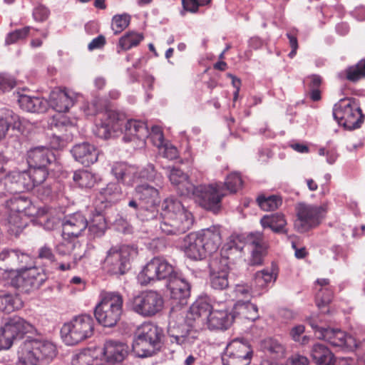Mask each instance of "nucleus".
I'll return each mask as SVG.
<instances>
[{
  "mask_svg": "<svg viewBox=\"0 0 365 365\" xmlns=\"http://www.w3.org/2000/svg\"><path fill=\"white\" fill-rule=\"evenodd\" d=\"M245 242L240 235H231L227 242L223 245L221 251L222 264V269L214 268L210 273V284L215 289H224L229 285V259L232 256L241 255Z\"/></svg>",
  "mask_w": 365,
  "mask_h": 365,
  "instance_id": "obj_6",
  "label": "nucleus"
},
{
  "mask_svg": "<svg viewBox=\"0 0 365 365\" xmlns=\"http://www.w3.org/2000/svg\"><path fill=\"white\" fill-rule=\"evenodd\" d=\"M9 231L18 235L28 224V217L39 215V209L24 196H15L6 202Z\"/></svg>",
  "mask_w": 365,
  "mask_h": 365,
  "instance_id": "obj_5",
  "label": "nucleus"
},
{
  "mask_svg": "<svg viewBox=\"0 0 365 365\" xmlns=\"http://www.w3.org/2000/svg\"><path fill=\"white\" fill-rule=\"evenodd\" d=\"M332 290L329 287L319 289L316 295V300L317 306L321 308L328 304L332 299Z\"/></svg>",
  "mask_w": 365,
  "mask_h": 365,
  "instance_id": "obj_57",
  "label": "nucleus"
},
{
  "mask_svg": "<svg viewBox=\"0 0 365 365\" xmlns=\"http://www.w3.org/2000/svg\"><path fill=\"white\" fill-rule=\"evenodd\" d=\"M31 30L38 31L37 29H35L31 26H25L21 29H17L8 34L5 39L6 44H13L17 42L19 40L25 38L29 34Z\"/></svg>",
  "mask_w": 365,
  "mask_h": 365,
  "instance_id": "obj_53",
  "label": "nucleus"
},
{
  "mask_svg": "<svg viewBox=\"0 0 365 365\" xmlns=\"http://www.w3.org/2000/svg\"><path fill=\"white\" fill-rule=\"evenodd\" d=\"M75 93L66 89L56 88L49 95L48 105L58 114L68 111L74 104Z\"/></svg>",
  "mask_w": 365,
  "mask_h": 365,
  "instance_id": "obj_27",
  "label": "nucleus"
},
{
  "mask_svg": "<svg viewBox=\"0 0 365 365\" xmlns=\"http://www.w3.org/2000/svg\"><path fill=\"white\" fill-rule=\"evenodd\" d=\"M159 153L168 160H175L178 157V151L176 147L168 143H164L163 145L158 148Z\"/></svg>",
  "mask_w": 365,
  "mask_h": 365,
  "instance_id": "obj_59",
  "label": "nucleus"
},
{
  "mask_svg": "<svg viewBox=\"0 0 365 365\" xmlns=\"http://www.w3.org/2000/svg\"><path fill=\"white\" fill-rule=\"evenodd\" d=\"M56 160L53 153L46 146H36L27 151L26 160L32 170H41L45 173V180L48 176L47 166Z\"/></svg>",
  "mask_w": 365,
  "mask_h": 365,
  "instance_id": "obj_23",
  "label": "nucleus"
},
{
  "mask_svg": "<svg viewBox=\"0 0 365 365\" xmlns=\"http://www.w3.org/2000/svg\"><path fill=\"white\" fill-rule=\"evenodd\" d=\"M111 173L118 181L126 185L137 182L138 168L134 165L117 162L112 165Z\"/></svg>",
  "mask_w": 365,
  "mask_h": 365,
  "instance_id": "obj_34",
  "label": "nucleus"
},
{
  "mask_svg": "<svg viewBox=\"0 0 365 365\" xmlns=\"http://www.w3.org/2000/svg\"><path fill=\"white\" fill-rule=\"evenodd\" d=\"M325 205H312L299 202L296 205L297 218L294 221V228L301 233L317 227L327 213Z\"/></svg>",
  "mask_w": 365,
  "mask_h": 365,
  "instance_id": "obj_12",
  "label": "nucleus"
},
{
  "mask_svg": "<svg viewBox=\"0 0 365 365\" xmlns=\"http://www.w3.org/2000/svg\"><path fill=\"white\" fill-rule=\"evenodd\" d=\"M13 342V338L6 334L2 327L0 330V351L9 349L12 346Z\"/></svg>",
  "mask_w": 365,
  "mask_h": 365,
  "instance_id": "obj_64",
  "label": "nucleus"
},
{
  "mask_svg": "<svg viewBox=\"0 0 365 365\" xmlns=\"http://www.w3.org/2000/svg\"><path fill=\"white\" fill-rule=\"evenodd\" d=\"M148 138V128L145 122L130 119L124 124V142L138 140L136 145L143 147Z\"/></svg>",
  "mask_w": 365,
  "mask_h": 365,
  "instance_id": "obj_25",
  "label": "nucleus"
},
{
  "mask_svg": "<svg viewBox=\"0 0 365 365\" xmlns=\"http://www.w3.org/2000/svg\"><path fill=\"white\" fill-rule=\"evenodd\" d=\"M56 355V346L50 341L27 339L19 346L16 365H45Z\"/></svg>",
  "mask_w": 365,
  "mask_h": 365,
  "instance_id": "obj_3",
  "label": "nucleus"
},
{
  "mask_svg": "<svg viewBox=\"0 0 365 365\" xmlns=\"http://www.w3.org/2000/svg\"><path fill=\"white\" fill-rule=\"evenodd\" d=\"M213 308L206 298L197 299L187 314L182 309L173 308L168 326L170 342L190 347L197 338V329L202 328Z\"/></svg>",
  "mask_w": 365,
  "mask_h": 365,
  "instance_id": "obj_1",
  "label": "nucleus"
},
{
  "mask_svg": "<svg viewBox=\"0 0 365 365\" xmlns=\"http://www.w3.org/2000/svg\"><path fill=\"white\" fill-rule=\"evenodd\" d=\"M80 248V245L76 239L68 237H62V240L56 245V253L60 256L71 257L74 263L81 258V255L76 252V250Z\"/></svg>",
  "mask_w": 365,
  "mask_h": 365,
  "instance_id": "obj_39",
  "label": "nucleus"
},
{
  "mask_svg": "<svg viewBox=\"0 0 365 365\" xmlns=\"http://www.w3.org/2000/svg\"><path fill=\"white\" fill-rule=\"evenodd\" d=\"M252 356L250 344L238 339L231 341L222 354L223 365H249Z\"/></svg>",
  "mask_w": 365,
  "mask_h": 365,
  "instance_id": "obj_19",
  "label": "nucleus"
},
{
  "mask_svg": "<svg viewBox=\"0 0 365 365\" xmlns=\"http://www.w3.org/2000/svg\"><path fill=\"white\" fill-rule=\"evenodd\" d=\"M135 197L140 201L138 217L141 220H154L158 215L160 203L159 191L148 184L138 185L135 189Z\"/></svg>",
  "mask_w": 365,
  "mask_h": 365,
  "instance_id": "obj_14",
  "label": "nucleus"
},
{
  "mask_svg": "<svg viewBox=\"0 0 365 365\" xmlns=\"http://www.w3.org/2000/svg\"><path fill=\"white\" fill-rule=\"evenodd\" d=\"M277 276V272L275 268L264 269L260 272H257L252 286L254 289V293L257 296L261 295L263 292H266L267 287L270 283L275 282Z\"/></svg>",
  "mask_w": 365,
  "mask_h": 365,
  "instance_id": "obj_38",
  "label": "nucleus"
},
{
  "mask_svg": "<svg viewBox=\"0 0 365 365\" xmlns=\"http://www.w3.org/2000/svg\"><path fill=\"white\" fill-rule=\"evenodd\" d=\"M235 320L226 303L215 304L211 313L201 329H207L210 331L227 330Z\"/></svg>",
  "mask_w": 365,
  "mask_h": 365,
  "instance_id": "obj_22",
  "label": "nucleus"
},
{
  "mask_svg": "<svg viewBox=\"0 0 365 365\" xmlns=\"http://www.w3.org/2000/svg\"><path fill=\"white\" fill-rule=\"evenodd\" d=\"M197 233L203 244L206 256L215 253L218 250L222 240L219 228L212 227Z\"/></svg>",
  "mask_w": 365,
  "mask_h": 365,
  "instance_id": "obj_35",
  "label": "nucleus"
},
{
  "mask_svg": "<svg viewBox=\"0 0 365 365\" xmlns=\"http://www.w3.org/2000/svg\"><path fill=\"white\" fill-rule=\"evenodd\" d=\"M130 16L127 14L115 15L112 19V29L115 34L123 31L130 24Z\"/></svg>",
  "mask_w": 365,
  "mask_h": 365,
  "instance_id": "obj_55",
  "label": "nucleus"
},
{
  "mask_svg": "<svg viewBox=\"0 0 365 365\" xmlns=\"http://www.w3.org/2000/svg\"><path fill=\"white\" fill-rule=\"evenodd\" d=\"M242 185V180L238 173H232L227 175L224 187L225 191L227 190L230 192H236Z\"/></svg>",
  "mask_w": 365,
  "mask_h": 365,
  "instance_id": "obj_54",
  "label": "nucleus"
},
{
  "mask_svg": "<svg viewBox=\"0 0 365 365\" xmlns=\"http://www.w3.org/2000/svg\"><path fill=\"white\" fill-rule=\"evenodd\" d=\"M140 179L155 182L158 185L161 183L163 177L155 171L153 164H148L140 172L138 170L137 182Z\"/></svg>",
  "mask_w": 365,
  "mask_h": 365,
  "instance_id": "obj_51",
  "label": "nucleus"
},
{
  "mask_svg": "<svg viewBox=\"0 0 365 365\" xmlns=\"http://www.w3.org/2000/svg\"><path fill=\"white\" fill-rule=\"evenodd\" d=\"M73 180L81 188H91L97 182L98 177L88 170H79L74 172Z\"/></svg>",
  "mask_w": 365,
  "mask_h": 365,
  "instance_id": "obj_43",
  "label": "nucleus"
},
{
  "mask_svg": "<svg viewBox=\"0 0 365 365\" xmlns=\"http://www.w3.org/2000/svg\"><path fill=\"white\" fill-rule=\"evenodd\" d=\"M45 182V173L41 170H13L5 177L4 185L11 192L30 191L40 187Z\"/></svg>",
  "mask_w": 365,
  "mask_h": 365,
  "instance_id": "obj_10",
  "label": "nucleus"
},
{
  "mask_svg": "<svg viewBox=\"0 0 365 365\" xmlns=\"http://www.w3.org/2000/svg\"><path fill=\"white\" fill-rule=\"evenodd\" d=\"M162 213L159 229L167 235H178L187 232L192 225V213L175 197L165 199L161 206Z\"/></svg>",
  "mask_w": 365,
  "mask_h": 365,
  "instance_id": "obj_2",
  "label": "nucleus"
},
{
  "mask_svg": "<svg viewBox=\"0 0 365 365\" xmlns=\"http://www.w3.org/2000/svg\"><path fill=\"white\" fill-rule=\"evenodd\" d=\"M38 259L42 260L45 264H53L56 262V257L51 247L44 245L38 250Z\"/></svg>",
  "mask_w": 365,
  "mask_h": 365,
  "instance_id": "obj_56",
  "label": "nucleus"
},
{
  "mask_svg": "<svg viewBox=\"0 0 365 365\" xmlns=\"http://www.w3.org/2000/svg\"><path fill=\"white\" fill-rule=\"evenodd\" d=\"M164 300L162 295L155 291H144L132 297L128 302V308L143 317H152L163 308Z\"/></svg>",
  "mask_w": 365,
  "mask_h": 365,
  "instance_id": "obj_11",
  "label": "nucleus"
},
{
  "mask_svg": "<svg viewBox=\"0 0 365 365\" xmlns=\"http://www.w3.org/2000/svg\"><path fill=\"white\" fill-rule=\"evenodd\" d=\"M143 39L142 34L131 31L125 34L119 40V46L123 50L137 46Z\"/></svg>",
  "mask_w": 365,
  "mask_h": 365,
  "instance_id": "obj_49",
  "label": "nucleus"
},
{
  "mask_svg": "<svg viewBox=\"0 0 365 365\" xmlns=\"http://www.w3.org/2000/svg\"><path fill=\"white\" fill-rule=\"evenodd\" d=\"M129 346L117 340H107L103 347L100 350L102 354V360L109 364H115L122 362L129 353Z\"/></svg>",
  "mask_w": 365,
  "mask_h": 365,
  "instance_id": "obj_24",
  "label": "nucleus"
},
{
  "mask_svg": "<svg viewBox=\"0 0 365 365\" xmlns=\"http://www.w3.org/2000/svg\"><path fill=\"white\" fill-rule=\"evenodd\" d=\"M3 329L14 340L16 337L22 334L32 333L35 329L31 323L18 316L9 319L3 326Z\"/></svg>",
  "mask_w": 365,
  "mask_h": 365,
  "instance_id": "obj_36",
  "label": "nucleus"
},
{
  "mask_svg": "<svg viewBox=\"0 0 365 365\" xmlns=\"http://www.w3.org/2000/svg\"><path fill=\"white\" fill-rule=\"evenodd\" d=\"M311 356L317 365H333L335 360L330 350L322 344H316L311 351Z\"/></svg>",
  "mask_w": 365,
  "mask_h": 365,
  "instance_id": "obj_40",
  "label": "nucleus"
},
{
  "mask_svg": "<svg viewBox=\"0 0 365 365\" xmlns=\"http://www.w3.org/2000/svg\"><path fill=\"white\" fill-rule=\"evenodd\" d=\"M175 272L167 260L161 257H154L138 273L137 280L141 285L163 279L168 281Z\"/></svg>",
  "mask_w": 365,
  "mask_h": 365,
  "instance_id": "obj_15",
  "label": "nucleus"
},
{
  "mask_svg": "<svg viewBox=\"0 0 365 365\" xmlns=\"http://www.w3.org/2000/svg\"><path fill=\"white\" fill-rule=\"evenodd\" d=\"M123 120L115 111L106 110L99 114L93 133L102 139L114 138L123 133Z\"/></svg>",
  "mask_w": 365,
  "mask_h": 365,
  "instance_id": "obj_20",
  "label": "nucleus"
},
{
  "mask_svg": "<svg viewBox=\"0 0 365 365\" xmlns=\"http://www.w3.org/2000/svg\"><path fill=\"white\" fill-rule=\"evenodd\" d=\"M88 227L86 218L81 212L66 215L62 221V237L77 238Z\"/></svg>",
  "mask_w": 365,
  "mask_h": 365,
  "instance_id": "obj_26",
  "label": "nucleus"
},
{
  "mask_svg": "<svg viewBox=\"0 0 365 365\" xmlns=\"http://www.w3.org/2000/svg\"><path fill=\"white\" fill-rule=\"evenodd\" d=\"M258 205L264 211H271L282 205V198L277 195L259 196L257 199Z\"/></svg>",
  "mask_w": 365,
  "mask_h": 365,
  "instance_id": "obj_50",
  "label": "nucleus"
},
{
  "mask_svg": "<svg viewBox=\"0 0 365 365\" xmlns=\"http://www.w3.org/2000/svg\"><path fill=\"white\" fill-rule=\"evenodd\" d=\"M264 228H269L274 232H284L287 221L282 213H274L264 215L260 220Z\"/></svg>",
  "mask_w": 365,
  "mask_h": 365,
  "instance_id": "obj_41",
  "label": "nucleus"
},
{
  "mask_svg": "<svg viewBox=\"0 0 365 365\" xmlns=\"http://www.w3.org/2000/svg\"><path fill=\"white\" fill-rule=\"evenodd\" d=\"M182 248L185 255L193 260H201L206 257L203 244L197 232H191L183 240Z\"/></svg>",
  "mask_w": 365,
  "mask_h": 365,
  "instance_id": "obj_31",
  "label": "nucleus"
},
{
  "mask_svg": "<svg viewBox=\"0 0 365 365\" xmlns=\"http://www.w3.org/2000/svg\"><path fill=\"white\" fill-rule=\"evenodd\" d=\"M71 152L75 160L85 166L95 163L99 155L98 148L88 142L75 145Z\"/></svg>",
  "mask_w": 365,
  "mask_h": 365,
  "instance_id": "obj_28",
  "label": "nucleus"
},
{
  "mask_svg": "<svg viewBox=\"0 0 365 365\" xmlns=\"http://www.w3.org/2000/svg\"><path fill=\"white\" fill-rule=\"evenodd\" d=\"M232 294L237 302L238 300H243L244 299H249L250 297L257 296L256 293H254L252 286H249L247 284H236Z\"/></svg>",
  "mask_w": 365,
  "mask_h": 365,
  "instance_id": "obj_52",
  "label": "nucleus"
},
{
  "mask_svg": "<svg viewBox=\"0 0 365 365\" xmlns=\"http://www.w3.org/2000/svg\"><path fill=\"white\" fill-rule=\"evenodd\" d=\"M123 196L121 187L118 182H110L99 192V199L114 202L120 200Z\"/></svg>",
  "mask_w": 365,
  "mask_h": 365,
  "instance_id": "obj_42",
  "label": "nucleus"
},
{
  "mask_svg": "<svg viewBox=\"0 0 365 365\" xmlns=\"http://www.w3.org/2000/svg\"><path fill=\"white\" fill-rule=\"evenodd\" d=\"M32 14L35 21L43 22L48 19L50 11L45 6L39 4L34 9Z\"/></svg>",
  "mask_w": 365,
  "mask_h": 365,
  "instance_id": "obj_60",
  "label": "nucleus"
},
{
  "mask_svg": "<svg viewBox=\"0 0 365 365\" xmlns=\"http://www.w3.org/2000/svg\"><path fill=\"white\" fill-rule=\"evenodd\" d=\"M94 324V320L89 314L76 316L63 324L61 338L67 345H76L93 335Z\"/></svg>",
  "mask_w": 365,
  "mask_h": 365,
  "instance_id": "obj_8",
  "label": "nucleus"
},
{
  "mask_svg": "<svg viewBox=\"0 0 365 365\" xmlns=\"http://www.w3.org/2000/svg\"><path fill=\"white\" fill-rule=\"evenodd\" d=\"M138 254L134 246L113 247L107 252L105 267L113 274H123L129 268L130 259Z\"/></svg>",
  "mask_w": 365,
  "mask_h": 365,
  "instance_id": "obj_16",
  "label": "nucleus"
},
{
  "mask_svg": "<svg viewBox=\"0 0 365 365\" xmlns=\"http://www.w3.org/2000/svg\"><path fill=\"white\" fill-rule=\"evenodd\" d=\"M262 347L267 357L279 359L284 356V346L276 339H268L262 342Z\"/></svg>",
  "mask_w": 365,
  "mask_h": 365,
  "instance_id": "obj_45",
  "label": "nucleus"
},
{
  "mask_svg": "<svg viewBox=\"0 0 365 365\" xmlns=\"http://www.w3.org/2000/svg\"><path fill=\"white\" fill-rule=\"evenodd\" d=\"M333 116L339 125L348 130L360 127L364 120L357 101L352 98L340 99L333 107Z\"/></svg>",
  "mask_w": 365,
  "mask_h": 365,
  "instance_id": "obj_9",
  "label": "nucleus"
},
{
  "mask_svg": "<svg viewBox=\"0 0 365 365\" xmlns=\"http://www.w3.org/2000/svg\"><path fill=\"white\" fill-rule=\"evenodd\" d=\"M168 177L177 191L184 196L189 197L193 190V184L190 181L188 175L177 168H168Z\"/></svg>",
  "mask_w": 365,
  "mask_h": 365,
  "instance_id": "obj_30",
  "label": "nucleus"
},
{
  "mask_svg": "<svg viewBox=\"0 0 365 365\" xmlns=\"http://www.w3.org/2000/svg\"><path fill=\"white\" fill-rule=\"evenodd\" d=\"M226 195L225 189L222 182L194 186L190 196L203 208L215 213L221 208V202Z\"/></svg>",
  "mask_w": 365,
  "mask_h": 365,
  "instance_id": "obj_13",
  "label": "nucleus"
},
{
  "mask_svg": "<svg viewBox=\"0 0 365 365\" xmlns=\"http://www.w3.org/2000/svg\"><path fill=\"white\" fill-rule=\"evenodd\" d=\"M32 264L31 255L19 249L4 250L0 252V271H16L19 274L24 267Z\"/></svg>",
  "mask_w": 365,
  "mask_h": 365,
  "instance_id": "obj_21",
  "label": "nucleus"
},
{
  "mask_svg": "<svg viewBox=\"0 0 365 365\" xmlns=\"http://www.w3.org/2000/svg\"><path fill=\"white\" fill-rule=\"evenodd\" d=\"M170 297L183 304V301L190 297V286L180 273L177 271L168 281Z\"/></svg>",
  "mask_w": 365,
  "mask_h": 365,
  "instance_id": "obj_29",
  "label": "nucleus"
},
{
  "mask_svg": "<svg viewBox=\"0 0 365 365\" xmlns=\"http://www.w3.org/2000/svg\"><path fill=\"white\" fill-rule=\"evenodd\" d=\"M304 327L302 324L294 327L290 331V335L292 339L295 341H301L302 344H305L308 341V337L304 336L302 337V334L304 332Z\"/></svg>",
  "mask_w": 365,
  "mask_h": 365,
  "instance_id": "obj_62",
  "label": "nucleus"
},
{
  "mask_svg": "<svg viewBox=\"0 0 365 365\" xmlns=\"http://www.w3.org/2000/svg\"><path fill=\"white\" fill-rule=\"evenodd\" d=\"M15 86L14 79L9 75L0 73V93L11 90Z\"/></svg>",
  "mask_w": 365,
  "mask_h": 365,
  "instance_id": "obj_61",
  "label": "nucleus"
},
{
  "mask_svg": "<svg viewBox=\"0 0 365 365\" xmlns=\"http://www.w3.org/2000/svg\"><path fill=\"white\" fill-rule=\"evenodd\" d=\"M88 227L90 236L93 238L100 237L104 235L106 230V222L101 212H97L93 215Z\"/></svg>",
  "mask_w": 365,
  "mask_h": 365,
  "instance_id": "obj_46",
  "label": "nucleus"
},
{
  "mask_svg": "<svg viewBox=\"0 0 365 365\" xmlns=\"http://www.w3.org/2000/svg\"><path fill=\"white\" fill-rule=\"evenodd\" d=\"M309 323L314 330L317 338L324 340L334 346L346 347L350 350L359 347L356 340L353 336L347 335L339 329L321 327L313 320H310Z\"/></svg>",
  "mask_w": 365,
  "mask_h": 365,
  "instance_id": "obj_18",
  "label": "nucleus"
},
{
  "mask_svg": "<svg viewBox=\"0 0 365 365\" xmlns=\"http://www.w3.org/2000/svg\"><path fill=\"white\" fill-rule=\"evenodd\" d=\"M232 314L235 319L254 322L259 318L258 308L250 301L238 300L233 307Z\"/></svg>",
  "mask_w": 365,
  "mask_h": 365,
  "instance_id": "obj_37",
  "label": "nucleus"
},
{
  "mask_svg": "<svg viewBox=\"0 0 365 365\" xmlns=\"http://www.w3.org/2000/svg\"><path fill=\"white\" fill-rule=\"evenodd\" d=\"M21 307L22 302L17 296L0 292V311L10 313Z\"/></svg>",
  "mask_w": 365,
  "mask_h": 365,
  "instance_id": "obj_48",
  "label": "nucleus"
},
{
  "mask_svg": "<svg viewBox=\"0 0 365 365\" xmlns=\"http://www.w3.org/2000/svg\"><path fill=\"white\" fill-rule=\"evenodd\" d=\"M163 330L151 322L140 325L135 334L133 352L135 356L146 358L153 356L162 345Z\"/></svg>",
  "mask_w": 365,
  "mask_h": 365,
  "instance_id": "obj_4",
  "label": "nucleus"
},
{
  "mask_svg": "<svg viewBox=\"0 0 365 365\" xmlns=\"http://www.w3.org/2000/svg\"><path fill=\"white\" fill-rule=\"evenodd\" d=\"M100 298L95 309L96 319L103 326L112 327L117 324L122 314L123 297L117 292H103Z\"/></svg>",
  "mask_w": 365,
  "mask_h": 365,
  "instance_id": "obj_7",
  "label": "nucleus"
},
{
  "mask_svg": "<svg viewBox=\"0 0 365 365\" xmlns=\"http://www.w3.org/2000/svg\"><path fill=\"white\" fill-rule=\"evenodd\" d=\"M14 95L19 107L23 110L29 113H42L47 109L48 102L43 98L29 96L23 92H16Z\"/></svg>",
  "mask_w": 365,
  "mask_h": 365,
  "instance_id": "obj_32",
  "label": "nucleus"
},
{
  "mask_svg": "<svg viewBox=\"0 0 365 365\" xmlns=\"http://www.w3.org/2000/svg\"><path fill=\"white\" fill-rule=\"evenodd\" d=\"M46 279L44 270L31 265L24 267L18 274V280H21L24 286L30 287L32 289L39 288Z\"/></svg>",
  "mask_w": 365,
  "mask_h": 365,
  "instance_id": "obj_33",
  "label": "nucleus"
},
{
  "mask_svg": "<svg viewBox=\"0 0 365 365\" xmlns=\"http://www.w3.org/2000/svg\"><path fill=\"white\" fill-rule=\"evenodd\" d=\"M148 137L153 144L157 148L160 145H163V143H165L162 128L158 125L152 126L151 130L150 132L148 131Z\"/></svg>",
  "mask_w": 365,
  "mask_h": 365,
  "instance_id": "obj_58",
  "label": "nucleus"
},
{
  "mask_svg": "<svg viewBox=\"0 0 365 365\" xmlns=\"http://www.w3.org/2000/svg\"><path fill=\"white\" fill-rule=\"evenodd\" d=\"M76 124L75 119H70L64 114L53 115L51 123V128L53 131L50 136V145L53 149L63 148L66 143L71 140V129Z\"/></svg>",
  "mask_w": 365,
  "mask_h": 365,
  "instance_id": "obj_17",
  "label": "nucleus"
},
{
  "mask_svg": "<svg viewBox=\"0 0 365 365\" xmlns=\"http://www.w3.org/2000/svg\"><path fill=\"white\" fill-rule=\"evenodd\" d=\"M339 76L352 82L365 78V59L360 61L354 66L348 67L339 73Z\"/></svg>",
  "mask_w": 365,
  "mask_h": 365,
  "instance_id": "obj_47",
  "label": "nucleus"
},
{
  "mask_svg": "<svg viewBox=\"0 0 365 365\" xmlns=\"http://www.w3.org/2000/svg\"><path fill=\"white\" fill-rule=\"evenodd\" d=\"M248 243L252 246V248H257V247H265L263 240V235L260 232H252L247 236Z\"/></svg>",
  "mask_w": 365,
  "mask_h": 365,
  "instance_id": "obj_63",
  "label": "nucleus"
},
{
  "mask_svg": "<svg viewBox=\"0 0 365 365\" xmlns=\"http://www.w3.org/2000/svg\"><path fill=\"white\" fill-rule=\"evenodd\" d=\"M1 113L3 114L4 119L8 122V128L12 126L13 129L17 130L21 133L29 129L30 123L26 119L20 118L12 110H5L1 111Z\"/></svg>",
  "mask_w": 365,
  "mask_h": 365,
  "instance_id": "obj_44",
  "label": "nucleus"
}]
</instances>
